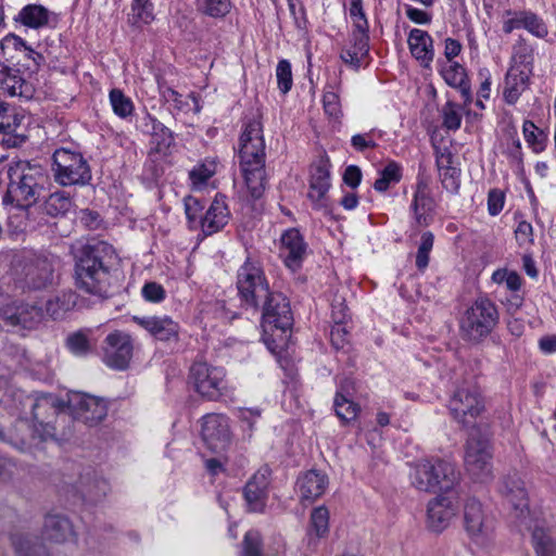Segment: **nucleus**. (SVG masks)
<instances>
[{
    "mask_svg": "<svg viewBox=\"0 0 556 556\" xmlns=\"http://www.w3.org/2000/svg\"><path fill=\"white\" fill-rule=\"evenodd\" d=\"M448 409L453 418L464 427L473 424L483 412V397L473 376L456 384L448 402Z\"/></svg>",
    "mask_w": 556,
    "mask_h": 556,
    "instance_id": "423d86ee",
    "label": "nucleus"
},
{
    "mask_svg": "<svg viewBox=\"0 0 556 556\" xmlns=\"http://www.w3.org/2000/svg\"><path fill=\"white\" fill-rule=\"evenodd\" d=\"M278 88L282 93H287L292 88V71L288 60H280L276 68Z\"/></svg>",
    "mask_w": 556,
    "mask_h": 556,
    "instance_id": "5fc2aeb1",
    "label": "nucleus"
},
{
    "mask_svg": "<svg viewBox=\"0 0 556 556\" xmlns=\"http://www.w3.org/2000/svg\"><path fill=\"white\" fill-rule=\"evenodd\" d=\"M434 236L430 231L421 235L420 244L416 254V266L419 270H425L429 264V254L433 248Z\"/></svg>",
    "mask_w": 556,
    "mask_h": 556,
    "instance_id": "864d4df0",
    "label": "nucleus"
},
{
    "mask_svg": "<svg viewBox=\"0 0 556 556\" xmlns=\"http://www.w3.org/2000/svg\"><path fill=\"white\" fill-rule=\"evenodd\" d=\"M457 510L456 497L453 494H440L428 504V526L435 532L444 530Z\"/></svg>",
    "mask_w": 556,
    "mask_h": 556,
    "instance_id": "412c9836",
    "label": "nucleus"
},
{
    "mask_svg": "<svg viewBox=\"0 0 556 556\" xmlns=\"http://www.w3.org/2000/svg\"><path fill=\"white\" fill-rule=\"evenodd\" d=\"M189 381L194 390L208 401H220L232 396V389L226 380L223 367L206 362H194L189 370Z\"/></svg>",
    "mask_w": 556,
    "mask_h": 556,
    "instance_id": "0eeeda50",
    "label": "nucleus"
},
{
    "mask_svg": "<svg viewBox=\"0 0 556 556\" xmlns=\"http://www.w3.org/2000/svg\"><path fill=\"white\" fill-rule=\"evenodd\" d=\"M176 110L185 113H197L199 112L200 106L193 93H189L182 99V96L176 92Z\"/></svg>",
    "mask_w": 556,
    "mask_h": 556,
    "instance_id": "69168bd1",
    "label": "nucleus"
},
{
    "mask_svg": "<svg viewBox=\"0 0 556 556\" xmlns=\"http://www.w3.org/2000/svg\"><path fill=\"white\" fill-rule=\"evenodd\" d=\"M464 523L469 536L478 544L484 545L492 533V521L483 511L482 504L471 497L464 507Z\"/></svg>",
    "mask_w": 556,
    "mask_h": 556,
    "instance_id": "6ab92c4d",
    "label": "nucleus"
},
{
    "mask_svg": "<svg viewBox=\"0 0 556 556\" xmlns=\"http://www.w3.org/2000/svg\"><path fill=\"white\" fill-rule=\"evenodd\" d=\"M329 188L330 172L327 163L320 162L311 172L308 198L321 206Z\"/></svg>",
    "mask_w": 556,
    "mask_h": 556,
    "instance_id": "bb28decb",
    "label": "nucleus"
},
{
    "mask_svg": "<svg viewBox=\"0 0 556 556\" xmlns=\"http://www.w3.org/2000/svg\"><path fill=\"white\" fill-rule=\"evenodd\" d=\"M492 458L491 433L486 428L473 427L465 445L466 471L475 481L486 482L492 478Z\"/></svg>",
    "mask_w": 556,
    "mask_h": 556,
    "instance_id": "20e7f679",
    "label": "nucleus"
},
{
    "mask_svg": "<svg viewBox=\"0 0 556 556\" xmlns=\"http://www.w3.org/2000/svg\"><path fill=\"white\" fill-rule=\"evenodd\" d=\"M328 484L329 480L325 472L311 469L299 476L296 480V492L302 502H313L325 493Z\"/></svg>",
    "mask_w": 556,
    "mask_h": 556,
    "instance_id": "b1692460",
    "label": "nucleus"
},
{
    "mask_svg": "<svg viewBox=\"0 0 556 556\" xmlns=\"http://www.w3.org/2000/svg\"><path fill=\"white\" fill-rule=\"evenodd\" d=\"M307 244L295 228L288 229L281 236V255L288 268L296 270L306 255Z\"/></svg>",
    "mask_w": 556,
    "mask_h": 556,
    "instance_id": "4be33fe9",
    "label": "nucleus"
},
{
    "mask_svg": "<svg viewBox=\"0 0 556 556\" xmlns=\"http://www.w3.org/2000/svg\"><path fill=\"white\" fill-rule=\"evenodd\" d=\"M217 164L213 159H206L195 165L189 172V178L193 186L204 185L215 173Z\"/></svg>",
    "mask_w": 556,
    "mask_h": 556,
    "instance_id": "a18cd8bd",
    "label": "nucleus"
},
{
    "mask_svg": "<svg viewBox=\"0 0 556 556\" xmlns=\"http://www.w3.org/2000/svg\"><path fill=\"white\" fill-rule=\"evenodd\" d=\"M52 15V12L40 4H28L18 12L15 21L29 28L38 29L48 26Z\"/></svg>",
    "mask_w": 556,
    "mask_h": 556,
    "instance_id": "c756f323",
    "label": "nucleus"
},
{
    "mask_svg": "<svg viewBox=\"0 0 556 556\" xmlns=\"http://www.w3.org/2000/svg\"><path fill=\"white\" fill-rule=\"evenodd\" d=\"M498 323L495 304L488 298H479L468 307L459 321L460 336L465 341L480 343Z\"/></svg>",
    "mask_w": 556,
    "mask_h": 556,
    "instance_id": "39448f33",
    "label": "nucleus"
},
{
    "mask_svg": "<svg viewBox=\"0 0 556 556\" xmlns=\"http://www.w3.org/2000/svg\"><path fill=\"white\" fill-rule=\"evenodd\" d=\"M237 289L242 304L258 309L271 291L262 265L248 257L237 271Z\"/></svg>",
    "mask_w": 556,
    "mask_h": 556,
    "instance_id": "6e6552de",
    "label": "nucleus"
},
{
    "mask_svg": "<svg viewBox=\"0 0 556 556\" xmlns=\"http://www.w3.org/2000/svg\"><path fill=\"white\" fill-rule=\"evenodd\" d=\"M441 116H442V126L448 130H458L462 125V114L459 106L452 102L447 101L442 110H441Z\"/></svg>",
    "mask_w": 556,
    "mask_h": 556,
    "instance_id": "3c124183",
    "label": "nucleus"
},
{
    "mask_svg": "<svg viewBox=\"0 0 556 556\" xmlns=\"http://www.w3.org/2000/svg\"><path fill=\"white\" fill-rule=\"evenodd\" d=\"M353 33L351 37L352 48L361 52V56L369 51V26L366 17L353 18Z\"/></svg>",
    "mask_w": 556,
    "mask_h": 556,
    "instance_id": "e433bc0d",
    "label": "nucleus"
},
{
    "mask_svg": "<svg viewBox=\"0 0 556 556\" xmlns=\"http://www.w3.org/2000/svg\"><path fill=\"white\" fill-rule=\"evenodd\" d=\"M329 531V510L325 506L316 507L311 513L308 536L324 538Z\"/></svg>",
    "mask_w": 556,
    "mask_h": 556,
    "instance_id": "58836bf2",
    "label": "nucleus"
},
{
    "mask_svg": "<svg viewBox=\"0 0 556 556\" xmlns=\"http://www.w3.org/2000/svg\"><path fill=\"white\" fill-rule=\"evenodd\" d=\"M458 169L445 168V170L439 173L443 187L451 192H457L459 188L458 181Z\"/></svg>",
    "mask_w": 556,
    "mask_h": 556,
    "instance_id": "0e129e2a",
    "label": "nucleus"
},
{
    "mask_svg": "<svg viewBox=\"0 0 556 556\" xmlns=\"http://www.w3.org/2000/svg\"><path fill=\"white\" fill-rule=\"evenodd\" d=\"M134 321L148 330L157 340H168L173 334V320L170 317H138Z\"/></svg>",
    "mask_w": 556,
    "mask_h": 556,
    "instance_id": "2f4dec72",
    "label": "nucleus"
},
{
    "mask_svg": "<svg viewBox=\"0 0 556 556\" xmlns=\"http://www.w3.org/2000/svg\"><path fill=\"white\" fill-rule=\"evenodd\" d=\"M247 188L254 200L260 199L265 190V164L240 166Z\"/></svg>",
    "mask_w": 556,
    "mask_h": 556,
    "instance_id": "473e14b6",
    "label": "nucleus"
},
{
    "mask_svg": "<svg viewBox=\"0 0 556 556\" xmlns=\"http://www.w3.org/2000/svg\"><path fill=\"white\" fill-rule=\"evenodd\" d=\"M104 344V363L116 370L128 368L134 351L130 336L116 330L106 336Z\"/></svg>",
    "mask_w": 556,
    "mask_h": 556,
    "instance_id": "f3484780",
    "label": "nucleus"
},
{
    "mask_svg": "<svg viewBox=\"0 0 556 556\" xmlns=\"http://www.w3.org/2000/svg\"><path fill=\"white\" fill-rule=\"evenodd\" d=\"M185 215L187 225L190 229L201 228L203 218V204L201 201L192 195H188L184 200Z\"/></svg>",
    "mask_w": 556,
    "mask_h": 556,
    "instance_id": "79ce46f5",
    "label": "nucleus"
},
{
    "mask_svg": "<svg viewBox=\"0 0 556 556\" xmlns=\"http://www.w3.org/2000/svg\"><path fill=\"white\" fill-rule=\"evenodd\" d=\"M109 485L102 479H87L80 481V489L78 490L79 498L88 503H97L106 495Z\"/></svg>",
    "mask_w": 556,
    "mask_h": 556,
    "instance_id": "c9c22d12",
    "label": "nucleus"
},
{
    "mask_svg": "<svg viewBox=\"0 0 556 556\" xmlns=\"http://www.w3.org/2000/svg\"><path fill=\"white\" fill-rule=\"evenodd\" d=\"M198 10L212 17H223L230 12L229 0H197Z\"/></svg>",
    "mask_w": 556,
    "mask_h": 556,
    "instance_id": "de8ad7c7",
    "label": "nucleus"
},
{
    "mask_svg": "<svg viewBox=\"0 0 556 556\" xmlns=\"http://www.w3.org/2000/svg\"><path fill=\"white\" fill-rule=\"evenodd\" d=\"M505 194L500 189H491L488 194V211L492 216L497 215L504 206Z\"/></svg>",
    "mask_w": 556,
    "mask_h": 556,
    "instance_id": "680f3d73",
    "label": "nucleus"
},
{
    "mask_svg": "<svg viewBox=\"0 0 556 556\" xmlns=\"http://www.w3.org/2000/svg\"><path fill=\"white\" fill-rule=\"evenodd\" d=\"M526 10H506L503 13V31L510 34L516 29L523 28Z\"/></svg>",
    "mask_w": 556,
    "mask_h": 556,
    "instance_id": "6e6d98bb",
    "label": "nucleus"
},
{
    "mask_svg": "<svg viewBox=\"0 0 556 556\" xmlns=\"http://www.w3.org/2000/svg\"><path fill=\"white\" fill-rule=\"evenodd\" d=\"M242 556H261V535L257 531H248L243 539Z\"/></svg>",
    "mask_w": 556,
    "mask_h": 556,
    "instance_id": "13d9d810",
    "label": "nucleus"
},
{
    "mask_svg": "<svg viewBox=\"0 0 556 556\" xmlns=\"http://www.w3.org/2000/svg\"><path fill=\"white\" fill-rule=\"evenodd\" d=\"M340 81H334L333 84H328L326 86V90L323 97V104L325 113L339 121L342 117V109L340 103L339 90Z\"/></svg>",
    "mask_w": 556,
    "mask_h": 556,
    "instance_id": "ea45409f",
    "label": "nucleus"
},
{
    "mask_svg": "<svg viewBox=\"0 0 556 556\" xmlns=\"http://www.w3.org/2000/svg\"><path fill=\"white\" fill-rule=\"evenodd\" d=\"M74 207V201L65 191L51 193L43 202V212L51 217H64Z\"/></svg>",
    "mask_w": 556,
    "mask_h": 556,
    "instance_id": "f704fd0d",
    "label": "nucleus"
},
{
    "mask_svg": "<svg viewBox=\"0 0 556 556\" xmlns=\"http://www.w3.org/2000/svg\"><path fill=\"white\" fill-rule=\"evenodd\" d=\"M532 531V544L536 556H556V541L549 529L540 522H534Z\"/></svg>",
    "mask_w": 556,
    "mask_h": 556,
    "instance_id": "72a5a7b5",
    "label": "nucleus"
},
{
    "mask_svg": "<svg viewBox=\"0 0 556 556\" xmlns=\"http://www.w3.org/2000/svg\"><path fill=\"white\" fill-rule=\"evenodd\" d=\"M334 308L336 307L333 306L332 317L337 325L332 327L330 331V341L336 350H342L349 343V333L346 329L342 326V323L345 319V314L343 313V307H341L339 312L334 311Z\"/></svg>",
    "mask_w": 556,
    "mask_h": 556,
    "instance_id": "c03bdc74",
    "label": "nucleus"
},
{
    "mask_svg": "<svg viewBox=\"0 0 556 556\" xmlns=\"http://www.w3.org/2000/svg\"><path fill=\"white\" fill-rule=\"evenodd\" d=\"M90 332V330L80 329L70 333L65 339V346L76 356L88 355L92 351Z\"/></svg>",
    "mask_w": 556,
    "mask_h": 556,
    "instance_id": "4c0bfd02",
    "label": "nucleus"
},
{
    "mask_svg": "<svg viewBox=\"0 0 556 556\" xmlns=\"http://www.w3.org/2000/svg\"><path fill=\"white\" fill-rule=\"evenodd\" d=\"M23 273L28 289H46L53 282V257L42 253H29L24 257Z\"/></svg>",
    "mask_w": 556,
    "mask_h": 556,
    "instance_id": "4468645a",
    "label": "nucleus"
},
{
    "mask_svg": "<svg viewBox=\"0 0 556 556\" xmlns=\"http://www.w3.org/2000/svg\"><path fill=\"white\" fill-rule=\"evenodd\" d=\"M75 535L70 519L61 514H49L45 518L43 536L54 543H64Z\"/></svg>",
    "mask_w": 556,
    "mask_h": 556,
    "instance_id": "393cba45",
    "label": "nucleus"
},
{
    "mask_svg": "<svg viewBox=\"0 0 556 556\" xmlns=\"http://www.w3.org/2000/svg\"><path fill=\"white\" fill-rule=\"evenodd\" d=\"M407 42L413 56L425 66H428L433 61V39L426 30L418 28L412 29Z\"/></svg>",
    "mask_w": 556,
    "mask_h": 556,
    "instance_id": "a878e982",
    "label": "nucleus"
},
{
    "mask_svg": "<svg viewBox=\"0 0 556 556\" xmlns=\"http://www.w3.org/2000/svg\"><path fill=\"white\" fill-rule=\"evenodd\" d=\"M442 75L445 83L453 88L468 79L465 68L458 63H453L447 68L443 70Z\"/></svg>",
    "mask_w": 556,
    "mask_h": 556,
    "instance_id": "4d7b16f0",
    "label": "nucleus"
},
{
    "mask_svg": "<svg viewBox=\"0 0 556 556\" xmlns=\"http://www.w3.org/2000/svg\"><path fill=\"white\" fill-rule=\"evenodd\" d=\"M9 178L8 190L3 195L4 204H15L20 214L9 218V226L17 220L15 231L23 232L27 228L24 220L28 210L37 202L43 189L45 175L39 166H33L28 162L18 161L9 164L7 168Z\"/></svg>",
    "mask_w": 556,
    "mask_h": 556,
    "instance_id": "7ed1b4c3",
    "label": "nucleus"
},
{
    "mask_svg": "<svg viewBox=\"0 0 556 556\" xmlns=\"http://www.w3.org/2000/svg\"><path fill=\"white\" fill-rule=\"evenodd\" d=\"M402 178V168L395 162H389L380 172V177L375 181L374 188L378 192L387 191L391 185L397 184Z\"/></svg>",
    "mask_w": 556,
    "mask_h": 556,
    "instance_id": "a19ab883",
    "label": "nucleus"
},
{
    "mask_svg": "<svg viewBox=\"0 0 556 556\" xmlns=\"http://www.w3.org/2000/svg\"><path fill=\"white\" fill-rule=\"evenodd\" d=\"M153 20V5L150 0H134L129 22L134 26L149 24Z\"/></svg>",
    "mask_w": 556,
    "mask_h": 556,
    "instance_id": "37998d69",
    "label": "nucleus"
},
{
    "mask_svg": "<svg viewBox=\"0 0 556 556\" xmlns=\"http://www.w3.org/2000/svg\"><path fill=\"white\" fill-rule=\"evenodd\" d=\"M351 144L356 151L359 152H363L369 148L374 149L377 147V143L371 139V132L354 135L351 139Z\"/></svg>",
    "mask_w": 556,
    "mask_h": 556,
    "instance_id": "774afa93",
    "label": "nucleus"
},
{
    "mask_svg": "<svg viewBox=\"0 0 556 556\" xmlns=\"http://www.w3.org/2000/svg\"><path fill=\"white\" fill-rule=\"evenodd\" d=\"M522 130L526 141L532 150L536 153L542 152L545 148L546 135L531 121H525Z\"/></svg>",
    "mask_w": 556,
    "mask_h": 556,
    "instance_id": "49530a36",
    "label": "nucleus"
},
{
    "mask_svg": "<svg viewBox=\"0 0 556 556\" xmlns=\"http://www.w3.org/2000/svg\"><path fill=\"white\" fill-rule=\"evenodd\" d=\"M262 327L264 332L280 330L286 332L293 324L290 302L279 291H270L261 302Z\"/></svg>",
    "mask_w": 556,
    "mask_h": 556,
    "instance_id": "9b49d317",
    "label": "nucleus"
},
{
    "mask_svg": "<svg viewBox=\"0 0 556 556\" xmlns=\"http://www.w3.org/2000/svg\"><path fill=\"white\" fill-rule=\"evenodd\" d=\"M204 312L213 314L216 318L228 321H231L237 317V314L226 306V302L224 300H216L213 303H207Z\"/></svg>",
    "mask_w": 556,
    "mask_h": 556,
    "instance_id": "bf43d9fd",
    "label": "nucleus"
},
{
    "mask_svg": "<svg viewBox=\"0 0 556 556\" xmlns=\"http://www.w3.org/2000/svg\"><path fill=\"white\" fill-rule=\"evenodd\" d=\"M265 141L260 121L252 119L244 124L239 139L240 166L265 164Z\"/></svg>",
    "mask_w": 556,
    "mask_h": 556,
    "instance_id": "f8f14e48",
    "label": "nucleus"
},
{
    "mask_svg": "<svg viewBox=\"0 0 556 556\" xmlns=\"http://www.w3.org/2000/svg\"><path fill=\"white\" fill-rule=\"evenodd\" d=\"M0 47L4 53H10L11 51L24 53L29 46L17 35L9 34L1 40Z\"/></svg>",
    "mask_w": 556,
    "mask_h": 556,
    "instance_id": "052dcab7",
    "label": "nucleus"
},
{
    "mask_svg": "<svg viewBox=\"0 0 556 556\" xmlns=\"http://www.w3.org/2000/svg\"><path fill=\"white\" fill-rule=\"evenodd\" d=\"M362 181V170L357 165H349L343 173V182L352 189L359 186Z\"/></svg>",
    "mask_w": 556,
    "mask_h": 556,
    "instance_id": "338daca9",
    "label": "nucleus"
},
{
    "mask_svg": "<svg viewBox=\"0 0 556 556\" xmlns=\"http://www.w3.org/2000/svg\"><path fill=\"white\" fill-rule=\"evenodd\" d=\"M501 492L511 505L513 516L518 526L531 530L534 525L530 517L529 500L523 481L517 475H509L503 480Z\"/></svg>",
    "mask_w": 556,
    "mask_h": 556,
    "instance_id": "ddd939ff",
    "label": "nucleus"
},
{
    "mask_svg": "<svg viewBox=\"0 0 556 556\" xmlns=\"http://www.w3.org/2000/svg\"><path fill=\"white\" fill-rule=\"evenodd\" d=\"M113 247L104 241L92 240L74 252L76 288L101 300L109 296V261L113 258Z\"/></svg>",
    "mask_w": 556,
    "mask_h": 556,
    "instance_id": "f03ea898",
    "label": "nucleus"
},
{
    "mask_svg": "<svg viewBox=\"0 0 556 556\" xmlns=\"http://www.w3.org/2000/svg\"><path fill=\"white\" fill-rule=\"evenodd\" d=\"M412 210L417 227H426L431 222L430 213L433 210V200L427 192V187L419 182L414 193Z\"/></svg>",
    "mask_w": 556,
    "mask_h": 556,
    "instance_id": "cd10ccee",
    "label": "nucleus"
},
{
    "mask_svg": "<svg viewBox=\"0 0 556 556\" xmlns=\"http://www.w3.org/2000/svg\"><path fill=\"white\" fill-rule=\"evenodd\" d=\"M55 181L62 186H85L91 180V169L80 152L60 148L53 153Z\"/></svg>",
    "mask_w": 556,
    "mask_h": 556,
    "instance_id": "1a4fd4ad",
    "label": "nucleus"
},
{
    "mask_svg": "<svg viewBox=\"0 0 556 556\" xmlns=\"http://www.w3.org/2000/svg\"><path fill=\"white\" fill-rule=\"evenodd\" d=\"M334 410L337 416L343 422H350L356 418L359 406L356 403L348 400L341 393H337L334 399Z\"/></svg>",
    "mask_w": 556,
    "mask_h": 556,
    "instance_id": "09e8293b",
    "label": "nucleus"
},
{
    "mask_svg": "<svg viewBox=\"0 0 556 556\" xmlns=\"http://www.w3.org/2000/svg\"><path fill=\"white\" fill-rule=\"evenodd\" d=\"M0 318L5 326L30 330L42 321L43 312L33 304L13 302L1 307Z\"/></svg>",
    "mask_w": 556,
    "mask_h": 556,
    "instance_id": "a211bd4d",
    "label": "nucleus"
},
{
    "mask_svg": "<svg viewBox=\"0 0 556 556\" xmlns=\"http://www.w3.org/2000/svg\"><path fill=\"white\" fill-rule=\"evenodd\" d=\"M11 543L18 556H49L46 545L35 536L14 533L11 535Z\"/></svg>",
    "mask_w": 556,
    "mask_h": 556,
    "instance_id": "7c9ffc66",
    "label": "nucleus"
},
{
    "mask_svg": "<svg viewBox=\"0 0 556 556\" xmlns=\"http://www.w3.org/2000/svg\"><path fill=\"white\" fill-rule=\"evenodd\" d=\"M270 484V469L267 466L260 468L245 483L243 497L249 511L262 513L266 506L268 488Z\"/></svg>",
    "mask_w": 556,
    "mask_h": 556,
    "instance_id": "aec40b11",
    "label": "nucleus"
},
{
    "mask_svg": "<svg viewBox=\"0 0 556 556\" xmlns=\"http://www.w3.org/2000/svg\"><path fill=\"white\" fill-rule=\"evenodd\" d=\"M201 437L214 452L224 451L231 440L229 419L219 413H210L201 418Z\"/></svg>",
    "mask_w": 556,
    "mask_h": 556,
    "instance_id": "dca6fc26",
    "label": "nucleus"
},
{
    "mask_svg": "<svg viewBox=\"0 0 556 556\" xmlns=\"http://www.w3.org/2000/svg\"><path fill=\"white\" fill-rule=\"evenodd\" d=\"M110 102L114 113L119 117L126 118L127 116L132 114V101L130 100V98L126 97L122 90L112 89L110 91Z\"/></svg>",
    "mask_w": 556,
    "mask_h": 556,
    "instance_id": "8fccbe9b",
    "label": "nucleus"
},
{
    "mask_svg": "<svg viewBox=\"0 0 556 556\" xmlns=\"http://www.w3.org/2000/svg\"><path fill=\"white\" fill-rule=\"evenodd\" d=\"M536 38H545L548 35L546 23L536 13L526 10L523 28Z\"/></svg>",
    "mask_w": 556,
    "mask_h": 556,
    "instance_id": "603ef678",
    "label": "nucleus"
},
{
    "mask_svg": "<svg viewBox=\"0 0 556 556\" xmlns=\"http://www.w3.org/2000/svg\"><path fill=\"white\" fill-rule=\"evenodd\" d=\"M68 407L74 419L89 427L97 426L108 415V402L86 393L74 394L68 401Z\"/></svg>",
    "mask_w": 556,
    "mask_h": 556,
    "instance_id": "2eb2a0df",
    "label": "nucleus"
},
{
    "mask_svg": "<svg viewBox=\"0 0 556 556\" xmlns=\"http://www.w3.org/2000/svg\"><path fill=\"white\" fill-rule=\"evenodd\" d=\"M441 472L445 489H453L458 481V472L455 466L443 459H425L417 463L410 472L412 484L419 491L435 492L439 483L438 473Z\"/></svg>",
    "mask_w": 556,
    "mask_h": 556,
    "instance_id": "9d476101",
    "label": "nucleus"
},
{
    "mask_svg": "<svg viewBox=\"0 0 556 556\" xmlns=\"http://www.w3.org/2000/svg\"><path fill=\"white\" fill-rule=\"evenodd\" d=\"M142 296L149 302H161L165 298L164 288L156 282H147L142 290Z\"/></svg>",
    "mask_w": 556,
    "mask_h": 556,
    "instance_id": "e2e57ef3",
    "label": "nucleus"
},
{
    "mask_svg": "<svg viewBox=\"0 0 556 556\" xmlns=\"http://www.w3.org/2000/svg\"><path fill=\"white\" fill-rule=\"evenodd\" d=\"M226 195L217 193L202 218L201 230L205 236L220 231L230 219Z\"/></svg>",
    "mask_w": 556,
    "mask_h": 556,
    "instance_id": "5701e85b",
    "label": "nucleus"
},
{
    "mask_svg": "<svg viewBox=\"0 0 556 556\" xmlns=\"http://www.w3.org/2000/svg\"><path fill=\"white\" fill-rule=\"evenodd\" d=\"M30 403L33 422L27 418H17L8 433L4 442L10 443L20 451L29 450L31 446L48 440H67L72 431L58 432L56 426L47 419L56 416V422L65 421L66 416L59 415L56 399L52 395L33 397L26 396Z\"/></svg>",
    "mask_w": 556,
    "mask_h": 556,
    "instance_id": "f257e3e1",
    "label": "nucleus"
},
{
    "mask_svg": "<svg viewBox=\"0 0 556 556\" xmlns=\"http://www.w3.org/2000/svg\"><path fill=\"white\" fill-rule=\"evenodd\" d=\"M529 73L510 68L505 77L504 99L508 104H515L529 87Z\"/></svg>",
    "mask_w": 556,
    "mask_h": 556,
    "instance_id": "c85d7f7f",
    "label": "nucleus"
}]
</instances>
